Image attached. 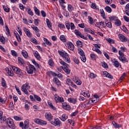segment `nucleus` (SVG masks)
I'll return each instance as SVG.
<instances>
[{"label":"nucleus","instance_id":"f257e3e1","mask_svg":"<svg viewBox=\"0 0 129 129\" xmlns=\"http://www.w3.org/2000/svg\"><path fill=\"white\" fill-rule=\"evenodd\" d=\"M58 54H59L60 56H61L63 59H64V61L66 62H67L68 63H70V57H69V55H68V53H67V52L58 50Z\"/></svg>","mask_w":129,"mask_h":129},{"label":"nucleus","instance_id":"f03ea898","mask_svg":"<svg viewBox=\"0 0 129 129\" xmlns=\"http://www.w3.org/2000/svg\"><path fill=\"white\" fill-rule=\"evenodd\" d=\"M31 88V86L29 85V83H26V84H24L21 87V90L24 92L25 94L29 95V92L28 90Z\"/></svg>","mask_w":129,"mask_h":129},{"label":"nucleus","instance_id":"7ed1b4c3","mask_svg":"<svg viewBox=\"0 0 129 129\" xmlns=\"http://www.w3.org/2000/svg\"><path fill=\"white\" fill-rule=\"evenodd\" d=\"M6 123L8 125L9 127H10V128H16V125L14 123V122L13 121V119L12 118H8L7 120H6Z\"/></svg>","mask_w":129,"mask_h":129},{"label":"nucleus","instance_id":"20e7f679","mask_svg":"<svg viewBox=\"0 0 129 129\" xmlns=\"http://www.w3.org/2000/svg\"><path fill=\"white\" fill-rule=\"evenodd\" d=\"M26 70L28 74H33L34 70H36V68L34 66L30 64L29 66V68H28V67H26Z\"/></svg>","mask_w":129,"mask_h":129},{"label":"nucleus","instance_id":"39448f33","mask_svg":"<svg viewBox=\"0 0 129 129\" xmlns=\"http://www.w3.org/2000/svg\"><path fill=\"white\" fill-rule=\"evenodd\" d=\"M12 69L16 74H18L19 75H23V71H21V69H19L16 67H13Z\"/></svg>","mask_w":129,"mask_h":129},{"label":"nucleus","instance_id":"423d86ee","mask_svg":"<svg viewBox=\"0 0 129 129\" xmlns=\"http://www.w3.org/2000/svg\"><path fill=\"white\" fill-rule=\"evenodd\" d=\"M34 122L35 123H37V124H40V125H45L47 124V122L45 121H44L43 120H41L40 119H35L34 120Z\"/></svg>","mask_w":129,"mask_h":129},{"label":"nucleus","instance_id":"0eeeda50","mask_svg":"<svg viewBox=\"0 0 129 129\" xmlns=\"http://www.w3.org/2000/svg\"><path fill=\"white\" fill-rule=\"evenodd\" d=\"M118 37L121 42H127V38L124 35L119 34Z\"/></svg>","mask_w":129,"mask_h":129},{"label":"nucleus","instance_id":"6e6552de","mask_svg":"<svg viewBox=\"0 0 129 129\" xmlns=\"http://www.w3.org/2000/svg\"><path fill=\"white\" fill-rule=\"evenodd\" d=\"M23 30L25 33H26L27 37H29V38H31V37H32V33H31V32H30V30L24 27Z\"/></svg>","mask_w":129,"mask_h":129},{"label":"nucleus","instance_id":"1a4fd4ad","mask_svg":"<svg viewBox=\"0 0 129 129\" xmlns=\"http://www.w3.org/2000/svg\"><path fill=\"white\" fill-rule=\"evenodd\" d=\"M45 117L49 121L53 119V116H52V114L50 112L45 114Z\"/></svg>","mask_w":129,"mask_h":129},{"label":"nucleus","instance_id":"9d476101","mask_svg":"<svg viewBox=\"0 0 129 129\" xmlns=\"http://www.w3.org/2000/svg\"><path fill=\"white\" fill-rule=\"evenodd\" d=\"M62 107L66 110H70V109H71V107H70V105L67 104V103H63L62 104Z\"/></svg>","mask_w":129,"mask_h":129},{"label":"nucleus","instance_id":"9b49d317","mask_svg":"<svg viewBox=\"0 0 129 129\" xmlns=\"http://www.w3.org/2000/svg\"><path fill=\"white\" fill-rule=\"evenodd\" d=\"M53 123L54 125H59V126H60V124H61L62 122H61V121H60V120L57 118L56 119H54Z\"/></svg>","mask_w":129,"mask_h":129},{"label":"nucleus","instance_id":"f8f14e48","mask_svg":"<svg viewBox=\"0 0 129 129\" xmlns=\"http://www.w3.org/2000/svg\"><path fill=\"white\" fill-rule=\"evenodd\" d=\"M68 44L69 49L71 50V51H73L74 50V44L71 42H69Z\"/></svg>","mask_w":129,"mask_h":129},{"label":"nucleus","instance_id":"ddd939ff","mask_svg":"<svg viewBox=\"0 0 129 129\" xmlns=\"http://www.w3.org/2000/svg\"><path fill=\"white\" fill-rule=\"evenodd\" d=\"M69 66V64H67V66H66L64 68H63V70L66 72L67 74H70V70L69 69L68 67Z\"/></svg>","mask_w":129,"mask_h":129},{"label":"nucleus","instance_id":"4468645a","mask_svg":"<svg viewBox=\"0 0 129 129\" xmlns=\"http://www.w3.org/2000/svg\"><path fill=\"white\" fill-rule=\"evenodd\" d=\"M68 101L69 102H71V103H73L74 104H75L76 102H77V100L76 99L72 98H69L68 99Z\"/></svg>","mask_w":129,"mask_h":129},{"label":"nucleus","instance_id":"2eb2a0df","mask_svg":"<svg viewBox=\"0 0 129 129\" xmlns=\"http://www.w3.org/2000/svg\"><path fill=\"white\" fill-rule=\"evenodd\" d=\"M113 126H114V127H115V128H119L120 127H121V124H118L116 123V122L115 121H113L112 122Z\"/></svg>","mask_w":129,"mask_h":129},{"label":"nucleus","instance_id":"dca6fc26","mask_svg":"<svg viewBox=\"0 0 129 129\" xmlns=\"http://www.w3.org/2000/svg\"><path fill=\"white\" fill-rule=\"evenodd\" d=\"M18 63L20 65H23L24 64L25 62L24 61V59L22 58V57H18Z\"/></svg>","mask_w":129,"mask_h":129},{"label":"nucleus","instance_id":"f3484780","mask_svg":"<svg viewBox=\"0 0 129 129\" xmlns=\"http://www.w3.org/2000/svg\"><path fill=\"white\" fill-rule=\"evenodd\" d=\"M2 85L3 87H4V88H8V86H7V83H6V81L4 78L2 79Z\"/></svg>","mask_w":129,"mask_h":129},{"label":"nucleus","instance_id":"a211bd4d","mask_svg":"<svg viewBox=\"0 0 129 129\" xmlns=\"http://www.w3.org/2000/svg\"><path fill=\"white\" fill-rule=\"evenodd\" d=\"M6 71L9 76H13V75H14L13 74V71H12L11 69L7 68V69H6Z\"/></svg>","mask_w":129,"mask_h":129},{"label":"nucleus","instance_id":"6ab92c4d","mask_svg":"<svg viewBox=\"0 0 129 129\" xmlns=\"http://www.w3.org/2000/svg\"><path fill=\"white\" fill-rule=\"evenodd\" d=\"M53 82H54L56 85H61V82H60L57 78L53 79Z\"/></svg>","mask_w":129,"mask_h":129},{"label":"nucleus","instance_id":"aec40b11","mask_svg":"<svg viewBox=\"0 0 129 129\" xmlns=\"http://www.w3.org/2000/svg\"><path fill=\"white\" fill-rule=\"evenodd\" d=\"M119 59L123 63H125L126 62H127V61H126V58H125V57L124 56H119Z\"/></svg>","mask_w":129,"mask_h":129},{"label":"nucleus","instance_id":"412c9836","mask_svg":"<svg viewBox=\"0 0 129 129\" xmlns=\"http://www.w3.org/2000/svg\"><path fill=\"white\" fill-rule=\"evenodd\" d=\"M34 55L38 60H40V59H41V56H40V54H39V53L37 51H36L34 53Z\"/></svg>","mask_w":129,"mask_h":129},{"label":"nucleus","instance_id":"4be33fe9","mask_svg":"<svg viewBox=\"0 0 129 129\" xmlns=\"http://www.w3.org/2000/svg\"><path fill=\"white\" fill-rule=\"evenodd\" d=\"M67 118H68V116H67V115H66V114H64L62 115L61 120H62V121H65L66 119H67Z\"/></svg>","mask_w":129,"mask_h":129},{"label":"nucleus","instance_id":"5701e85b","mask_svg":"<svg viewBox=\"0 0 129 129\" xmlns=\"http://www.w3.org/2000/svg\"><path fill=\"white\" fill-rule=\"evenodd\" d=\"M43 41H44V42L46 43L47 45H49V46L52 45V43L50 42V41H49V40L47 39V38H43Z\"/></svg>","mask_w":129,"mask_h":129},{"label":"nucleus","instance_id":"b1692460","mask_svg":"<svg viewBox=\"0 0 129 129\" xmlns=\"http://www.w3.org/2000/svg\"><path fill=\"white\" fill-rule=\"evenodd\" d=\"M22 54L24 58H28V53L25 50H22Z\"/></svg>","mask_w":129,"mask_h":129},{"label":"nucleus","instance_id":"393cba45","mask_svg":"<svg viewBox=\"0 0 129 129\" xmlns=\"http://www.w3.org/2000/svg\"><path fill=\"white\" fill-rule=\"evenodd\" d=\"M46 24L47 25L48 28L49 29L51 28L52 24H51V22H50V20L49 19H46Z\"/></svg>","mask_w":129,"mask_h":129},{"label":"nucleus","instance_id":"a878e982","mask_svg":"<svg viewBox=\"0 0 129 129\" xmlns=\"http://www.w3.org/2000/svg\"><path fill=\"white\" fill-rule=\"evenodd\" d=\"M82 44L83 43L80 40H78L77 41V45L78 47H80V48H82V46H83Z\"/></svg>","mask_w":129,"mask_h":129},{"label":"nucleus","instance_id":"bb28decb","mask_svg":"<svg viewBox=\"0 0 129 129\" xmlns=\"http://www.w3.org/2000/svg\"><path fill=\"white\" fill-rule=\"evenodd\" d=\"M115 25L117 26H120L121 25V22H120V20L117 19L115 21Z\"/></svg>","mask_w":129,"mask_h":129},{"label":"nucleus","instance_id":"cd10ccee","mask_svg":"<svg viewBox=\"0 0 129 129\" xmlns=\"http://www.w3.org/2000/svg\"><path fill=\"white\" fill-rule=\"evenodd\" d=\"M55 99H57V100L60 101V102H62V101H63V98H61L59 97V96H57V95H56Z\"/></svg>","mask_w":129,"mask_h":129},{"label":"nucleus","instance_id":"c85d7f7f","mask_svg":"<svg viewBox=\"0 0 129 129\" xmlns=\"http://www.w3.org/2000/svg\"><path fill=\"white\" fill-rule=\"evenodd\" d=\"M34 11L36 15H37V16H40V11L37 8V7H34Z\"/></svg>","mask_w":129,"mask_h":129},{"label":"nucleus","instance_id":"c756f323","mask_svg":"<svg viewBox=\"0 0 129 129\" xmlns=\"http://www.w3.org/2000/svg\"><path fill=\"white\" fill-rule=\"evenodd\" d=\"M75 34L76 35V36L80 37V36L81 35L82 33H80V31H79V30L76 29L75 30Z\"/></svg>","mask_w":129,"mask_h":129},{"label":"nucleus","instance_id":"7c9ffc66","mask_svg":"<svg viewBox=\"0 0 129 129\" xmlns=\"http://www.w3.org/2000/svg\"><path fill=\"white\" fill-rule=\"evenodd\" d=\"M80 58L81 59L82 61H83V62H86V57H85V54L81 55Z\"/></svg>","mask_w":129,"mask_h":129},{"label":"nucleus","instance_id":"2f4dec72","mask_svg":"<svg viewBox=\"0 0 129 129\" xmlns=\"http://www.w3.org/2000/svg\"><path fill=\"white\" fill-rule=\"evenodd\" d=\"M11 53H12V56H14V57L18 56V53H17V52H16V51H15L14 50H11Z\"/></svg>","mask_w":129,"mask_h":129},{"label":"nucleus","instance_id":"473e14b6","mask_svg":"<svg viewBox=\"0 0 129 129\" xmlns=\"http://www.w3.org/2000/svg\"><path fill=\"white\" fill-rule=\"evenodd\" d=\"M48 64L50 66H54V62L53 61V59H50L48 61Z\"/></svg>","mask_w":129,"mask_h":129},{"label":"nucleus","instance_id":"72a5a7b5","mask_svg":"<svg viewBox=\"0 0 129 129\" xmlns=\"http://www.w3.org/2000/svg\"><path fill=\"white\" fill-rule=\"evenodd\" d=\"M4 10L6 13H9L10 12V8L7 6H3Z\"/></svg>","mask_w":129,"mask_h":129},{"label":"nucleus","instance_id":"f704fd0d","mask_svg":"<svg viewBox=\"0 0 129 129\" xmlns=\"http://www.w3.org/2000/svg\"><path fill=\"white\" fill-rule=\"evenodd\" d=\"M34 96L35 99H36L37 101H41V99L39 96L37 95H34Z\"/></svg>","mask_w":129,"mask_h":129},{"label":"nucleus","instance_id":"c9c22d12","mask_svg":"<svg viewBox=\"0 0 129 129\" xmlns=\"http://www.w3.org/2000/svg\"><path fill=\"white\" fill-rule=\"evenodd\" d=\"M67 84H68V85H73V83L71 81V80L68 79L67 80Z\"/></svg>","mask_w":129,"mask_h":129},{"label":"nucleus","instance_id":"e433bc0d","mask_svg":"<svg viewBox=\"0 0 129 129\" xmlns=\"http://www.w3.org/2000/svg\"><path fill=\"white\" fill-rule=\"evenodd\" d=\"M105 10L106 11V12H107V13H110L111 12V8H110V7L107 6L105 7Z\"/></svg>","mask_w":129,"mask_h":129},{"label":"nucleus","instance_id":"4c0bfd02","mask_svg":"<svg viewBox=\"0 0 129 129\" xmlns=\"http://www.w3.org/2000/svg\"><path fill=\"white\" fill-rule=\"evenodd\" d=\"M68 8L69 12H72L73 11V7L71 5H69Z\"/></svg>","mask_w":129,"mask_h":129},{"label":"nucleus","instance_id":"58836bf2","mask_svg":"<svg viewBox=\"0 0 129 129\" xmlns=\"http://www.w3.org/2000/svg\"><path fill=\"white\" fill-rule=\"evenodd\" d=\"M15 36L18 42H21V37L20 36V35H19V34L17 33L15 35Z\"/></svg>","mask_w":129,"mask_h":129},{"label":"nucleus","instance_id":"ea45409f","mask_svg":"<svg viewBox=\"0 0 129 129\" xmlns=\"http://www.w3.org/2000/svg\"><path fill=\"white\" fill-rule=\"evenodd\" d=\"M48 105L50 106V107L52 108V109H53V110H55V109H56V108L54 106H53V104H52V103L48 102Z\"/></svg>","mask_w":129,"mask_h":129},{"label":"nucleus","instance_id":"a19ab883","mask_svg":"<svg viewBox=\"0 0 129 129\" xmlns=\"http://www.w3.org/2000/svg\"><path fill=\"white\" fill-rule=\"evenodd\" d=\"M0 42H2L3 44H6V41H5V37H0Z\"/></svg>","mask_w":129,"mask_h":129},{"label":"nucleus","instance_id":"79ce46f5","mask_svg":"<svg viewBox=\"0 0 129 129\" xmlns=\"http://www.w3.org/2000/svg\"><path fill=\"white\" fill-rule=\"evenodd\" d=\"M106 25L108 28H109L110 29H111L112 28V24H111V22H108L107 23H106Z\"/></svg>","mask_w":129,"mask_h":129},{"label":"nucleus","instance_id":"37998d69","mask_svg":"<svg viewBox=\"0 0 129 129\" xmlns=\"http://www.w3.org/2000/svg\"><path fill=\"white\" fill-rule=\"evenodd\" d=\"M60 40L62 41V42H66V38H65V36H64V35H61L60 36Z\"/></svg>","mask_w":129,"mask_h":129},{"label":"nucleus","instance_id":"c03bdc74","mask_svg":"<svg viewBox=\"0 0 129 129\" xmlns=\"http://www.w3.org/2000/svg\"><path fill=\"white\" fill-rule=\"evenodd\" d=\"M58 27H59L60 29H65V25L63 24H58Z\"/></svg>","mask_w":129,"mask_h":129},{"label":"nucleus","instance_id":"a18cd8bd","mask_svg":"<svg viewBox=\"0 0 129 129\" xmlns=\"http://www.w3.org/2000/svg\"><path fill=\"white\" fill-rule=\"evenodd\" d=\"M73 60L76 64H79V60H78V58L74 57Z\"/></svg>","mask_w":129,"mask_h":129},{"label":"nucleus","instance_id":"49530a36","mask_svg":"<svg viewBox=\"0 0 129 129\" xmlns=\"http://www.w3.org/2000/svg\"><path fill=\"white\" fill-rule=\"evenodd\" d=\"M33 30L34 31H35L36 33H39L40 30H39V28H38L37 27H32Z\"/></svg>","mask_w":129,"mask_h":129},{"label":"nucleus","instance_id":"de8ad7c7","mask_svg":"<svg viewBox=\"0 0 129 129\" xmlns=\"http://www.w3.org/2000/svg\"><path fill=\"white\" fill-rule=\"evenodd\" d=\"M88 18L89 19V21L90 24H93V19H92L91 16H88Z\"/></svg>","mask_w":129,"mask_h":129},{"label":"nucleus","instance_id":"09e8293b","mask_svg":"<svg viewBox=\"0 0 129 129\" xmlns=\"http://www.w3.org/2000/svg\"><path fill=\"white\" fill-rule=\"evenodd\" d=\"M75 82L78 85H81L82 82L80 80H75Z\"/></svg>","mask_w":129,"mask_h":129},{"label":"nucleus","instance_id":"8fccbe9b","mask_svg":"<svg viewBox=\"0 0 129 129\" xmlns=\"http://www.w3.org/2000/svg\"><path fill=\"white\" fill-rule=\"evenodd\" d=\"M66 27L68 30H70V24L68 22H66Z\"/></svg>","mask_w":129,"mask_h":129},{"label":"nucleus","instance_id":"3c124183","mask_svg":"<svg viewBox=\"0 0 129 129\" xmlns=\"http://www.w3.org/2000/svg\"><path fill=\"white\" fill-rule=\"evenodd\" d=\"M102 66L104 68H107L108 67V66H107V64L106 63H105V62H102Z\"/></svg>","mask_w":129,"mask_h":129},{"label":"nucleus","instance_id":"603ef678","mask_svg":"<svg viewBox=\"0 0 129 129\" xmlns=\"http://www.w3.org/2000/svg\"><path fill=\"white\" fill-rule=\"evenodd\" d=\"M107 41L108 42V43H110L111 44H113L114 43V40H113V39H111V38H109L107 39Z\"/></svg>","mask_w":129,"mask_h":129},{"label":"nucleus","instance_id":"864d4df0","mask_svg":"<svg viewBox=\"0 0 129 129\" xmlns=\"http://www.w3.org/2000/svg\"><path fill=\"white\" fill-rule=\"evenodd\" d=\"M79 54H80L81 56H82L83 55H84V52L83 51V50L81 49H79Z\"/></svg>","mask_w":129,"mask_h":129},{"label":"nucleus","instance_id":"5fc2aeb1","mask_svg":"<svg viewBox=\"0 0 129 129\" xmlns=\"http://www.w3.org/2000/svg\"><path fill=\"white\" fill-rule=\"evenodd\" d=\"M71 30H74L75 29V25H74V24L73 23H71Z\"/></svg>","mask_w":129,"mask_h":129},{"label":"nucleus","instance_id":"6e6d98bb","mask_svg":"<svg viewBox=\"0 0 129 129\" xmlns=\"http://www.w3.org/2000/svg\"><path fill=\"white\" fill-rule=\"evenodd\" d=\"M28 13L29 15H30V16L34 15V13H33V11H32V10L31 9L28 10Z\"/></svg>","mask_w":129,"mask_h":129},{"label":"nucleus","instance_id":"4d7b16f0","mask_svg":"<svg viewBox=\"0 0 129 129\" xmlns=\"http://www.w3.org/2000/svg\"><path fill=\"white\" fill-rule=\"evenodd\" d=\"M105 2L107 5H110L112 3V0H105Z\"/></svg>","mask_w":129,"mask_h":129},{"label":"nucleus","instance_id":"13d9d810","mask_svg":"<svg viewBox=\"0 0 129 129\" xmlns=\"http://www.w3.org/2000/svg\"><path fill=\"white\" fill-rule=\"evenodd\" d=\"M114 65L115 67H118L119 66V64H118V61L116 60L114 62Z\"/></svg>","mask_w":129,"mask_h":129},{"label":"nucleus","instance_id":"bf43d9fd","mask_svg":"<svg viewBox=\"0 0 129 129\" xmlns=\"http://www.w3.org/2000/svg\"><path fill=\"white\" fill-rule=\"evenodd\" d=\"M121 30H122L124 32H125L126 33H127V32H128V30H127V29H126L125 26H122Z\"/></svg>","mask_w":129,"mask_h":129},{"label":"nucleus","instance_id":"052dcab7","mask_svg":"<svg viewBox=\"0 0 129 129\" xmlns=\"http://www.w3.org/2000/svg\"><path fill=\"white\" fill-rule=\"evenodd\" d=\"M90 78H91V79H93V78H95V74H94V73H91L90 75Z\"/></svg>","mask_w":129,"mask_h":129},{"label":"nucleus","instance_id":"680f3d73","mask_svg":"<svg viewBox=\"0 0 129 129\" xmlns=\"http://www.w3.org/2000/svg\"><path fill=\"white\" fill-rule=\"evenodd\" d=\"M94 97L97 100V101H99V96H98L97 94L94 95Z\"/></svg>","mask_w":129,"mask_h":129},{"label":"nucleus","instance_id":"e2e57ef3","mask_svg":"<svg viewBox=\"0 0 129 129\" xmlns=\"http://www.w3.org/2000/svg\"><path fill=\"white\" fill-rule=\"evenodd\" d=\"M123 19H124V21H125L126 22H129V18L126 16H124Z\"/></svg>","mask_w":129,"mask_h":129},{"label":"nucleus","instance_id":"0e129e2a","mask_svg":"<svg viewBox=\"0 0 129 129\" xmlns=\"http://www.w3.org/2000/svg\"><path fill=\"white\" fill-rule=\"evenodd\" d=\"M41 15H42V17H43V18H45V17H46V14L45 13V11L42 10L41 11Z\"/></svg>","mask_w":129,"mask_h":129},{"label":"nucleus","instance_id":"69168bd1","mask_svg":"<svg viewBox=\"0 0 129 129\" xmlns=\"http://www.w3.org/2000/svg\"><path fill=\"white\" fill-rule=\"evenodd\" d=\"M91 8L94 9H96V4L95 3H92L91 5Z\"/></svg>","mask_w":129,"mask_h":129},{"label":"nucleus","instance_id":"338daca9","mask_svg":"<svg viewBox=\"0 0 129 129\" xmlns=\"http://www.w3.org/2000/svg\"><path fill=\"white\" fill-rule=\"evenodd\" d=\"M29 127V125H27V124H24L23 127H22V129H27Z\"/></svg>","mask_w":129,"mask_h":129},{"label":"nucleus","instance_id":"774afa93","mask_svg":"<svg viewBox=\"0 0 129 129\" xmlns=\"http://www.w3.org/2000/svg\"><path fill=\"white\" fill-rule=\"evenodd\" d=\"M125 73H123L122 76L120 77V80H122V79H123V78H124V77H125Z\"/></svg>","mask_w":129,"mask_h":129}]
</instances>
